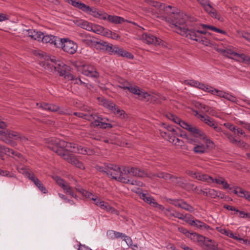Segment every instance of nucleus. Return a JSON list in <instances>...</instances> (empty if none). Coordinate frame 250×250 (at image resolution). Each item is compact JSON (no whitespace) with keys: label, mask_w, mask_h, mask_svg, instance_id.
Segmentation results:
<instances>
[{"label":"nucleus","mask_w":250,"mask_h":250,"mask_svg":"<svg viewBox=\"0 0 250 250\" xmlns=\"http://www.w3.org/2000/svg\"><path fill=\"white\" fill-rule=\"evenodd\" d=\"M47 147L62 157L68 163L76 167L84 169V166L75 156L70 154L68 151L78 153L82 154L91 155L92 151L90 149H86L77 144L68 143L57 138H49L45 140Z\"/></svg>","instance_id":"2"},{"label":"nucleus","mask_w":250,"mask_h":250,"mask_svg":"<svg viewBox=\"0 0 250 250\" xmlns=\"http://www.w3.org/2000/svg\"><path fill=\"white\" fill-rule=\"evenodd\" d=\"M65 79L67 80L72 81L74 83L81 84H85V85L86 86V84H85V83L82 82L80 79L74 78L73 75H72L71 74H68L67 75H65Z\"/></svg>","instance_id":"41"},{"label":"nucleus","mask_w":250,"mask_h":250,"mask_svg":"<svg viewBox=\"0 0 250 250\" xmlns=\"http://www.w3.org/2000/svg\"><path fill=\"white\" fill-rule=\"evenodd\" d=\"M73 22L78 26H79L87 31H90V30L91 29V28H90L91 23L88 22L87 21L82 19H76L73 20Z\"/></svg>","instance_id":"28"},{"label":"nucleus","mask_w":250,"mask_h":250,"mask_svg":"<svg viewBox=\"0 0 250 250\" xmlns=\"http://www.w3.org/2000/svg\"><path fill=\"white\" fill-rule=\"evenodd\" d=\"M20 137V133L12 130H6L2 131L0 130V140L12 146L17 145L15 140H18Z\"/></svg>","instance_id":"13"},{"label":"nucleus","mask_w":250,"mask_h":250,"mask_svg":"<svg viewBox=\"0 0 250 250\" xmlns=\"http://www.w3.org/2000/svg\"><path fill=\"white\" fill-rule=\"evenodd\" d=\"M190 239L199 243V245L205 250H219L217 243L208 238L197 233L190 234Z\"/></svg>","instance_id":"9"},{"label":"nucleus","mask_w":250,"mask_h":250,"mask_svg":"<svg viewBox=\"0 0 250 250\" xmlns=\"http://www.w3.org/2000/svg\"><path fill=\"white\" fill-rule=\"evenodd\" d=\"M76 189L80 192L83 196L91 199L97 206H99L101 208L105 209L112 213L118 214V210L110 207L107 203L100 201L96 195H93L92 193L82 188H76Z\"/></svg>","instance_id":"8"},{"label":"nucleus","mask_w":250,"mask_h":250,"mask_svg":"<svg viewBox=\"0 0 250 250\" xmlns=\"http://www.w3.org/2000/svg\"><path fill=\"white\" fill-rule=\"evenodd\" d=\"M58 39H60V38L52 35H44L43 33H42V36H41V41L44 43H50L51 44H54L56 47V42Z\"/></svg>","instance_id":"31"},{"label":"nucleus","mask_w":250,"mask_h":250,"mask_svg":"<svg viewBox=\"0 0 250 250\" xmlns=\"http://www.w3.org/2000/svg\"><path fill=\"white\" fill-rule=\"evenodd\" d=\"M198 117L204 123L212 127L216 132L222 131V128L218 125L214 120L208 116L199 114Z\"/></svg>","instance_id":"20"},{"label":"nucleus","mask_w":250,"mask_h":250,"mask_svg":"<svg viewBox=\"0 0 250 250\" xmlns=\"http://www.w3.org/2000/svg\"><path fill=\"white\" fill-rule=\"evenodd\" d=\"M168 202L170 204H172L175 206V207H178L180 208V204L182 202V200L169 199Z\"/></svg>","instance_id":"57"},{"label":"nucleus","mask_w":250,"mask_h":250,"mask_svg":"<svg viewBox=\"0 0 250 250\" xmlns=\"http://www.w3.org/2000/svg\"><path fill=\"white\" fill-rule=\"evenodd\" d=\"M137 193L139 194L140 198L143 200L145 202L150 204L152 206H153V205H156V201L149 195L140 192Z\"/></svg>","instance_id":"33"},{"label":"nucleus","mask_w":250,"mask_h":250,"mask_svg":"<svg viewBox=\"0 0 250 250\" xmlns=\"http://www.w3.org/2000/svg\"><path fill=\"white\" fill-rule=\"evenodd\" d=\"M167 116L169 119L173 121L174 123L178 124L183 128L191 132L195 137L204 140V142L206 144V145L205 146L207 147V149L208 147H211L213 145V142L208 138L205 134L198 128L188 125L184 121L181 120L175 115L171 113H169Z\"/></svg>","instance_id":"3"},{"label":"nucleus","mask_w":250,"mask_h":250,"mask_svg":"<svg viewBox=\"0 0 250 250\" xmlns=\"http://www.w3.org/2000/svg\"><path fill=\"white\" fill-rule=\"evenodd\" d=\"M167 131H161V134L163 137L166 138L167 139L168 141L169 137H170V136H171V135H172L173 134H175V132L179 130V128H174V127L171 126H167Z\"/></svg>","instance_id":"30"},{"label":"nucleus","mask_w":250,"mask_h":250,"mask_svg":"<svg viewBox=\"0 0 250 250\" xmlns=\"http://www.w3.org/2000/svg\"><path fill=\"white\" fill-rule=\"evenodd\" d=\"M64 0L74 7H78L82 11L89 13L95 18L103 20V17H104L105 12L98 11L97 9L94 8H91L83 3L76 1V0Z\"/></svg>","instance_id":"10"},{"label":"nucleus","mask_w":250,"mask_h":250,"mask_svg":"<svg viewBox=\"0 0 250 250\" xmlns=\"http://www.w3.org/2000/svg\"><path fill=\"white\" fill-rule=\"evenodd\" d=\"M239 213V216L242 218H250V213H246L243 211H236Z\"/></svg>","instance_id":"62"},{"label":"nucleus","mask_w":250,"mask_h":250,"mask_svg":"<svg viewBox=\"0 0 250 250\" xmlns=\"http://www.w3.org/2000/svg\"><path fill=\"white\" fill-rule=\"evenodd\" d=\"M123 171L126 176H127V175L129 174L130 175L140 177H150L148 174L137 167H124Z\"/></svg>","instance_id":"18"},{"label":"nucleus","mask_w":250,"mask_h":250,"mask_svg":"<svg viewBox=\"0 0 250 250\" xmlns=\"http://www.w3.org/2000/svg\"><path fill=\"white\" fill-rule=\"evenodd\" d=\"M191 217L190 215L187 214L184 215L182 213L181 218L179 219L185 221L192 226H195L201 229H207L209 228V226L204 223L198 220H193L191 219Z\"/></svg>","instance_id":"17"},{"label":"nucleus","mask_w":250,"mask_h":250,"mask_svg":"<svg viewBox=\"0 0 250 250\" xmlns=\"http://www.w3.org/2000/svg\"><path fill=\"white\" fill-rule=\"evenodd\" d=\"M177 131H178L175 132V134H173L170 137L168 138V141L176 146H182L183 144V142L177 138Z\"/></svg>","instance_id":"35"},{"label":"nucleus","mask_w":250,"mask_h":250,"mask_svg":"<svg viewBox=\"0 0 250 250\" xmlns=\"http://www.w3.org/2000/svg\"><path fill=\"white\" fill-rule=\"evenodd\" d=\"M232 144H234L239 147H243L245 149H248L249 148V146L241 140H236V143H232Z\"/></svg>","instance_id":"49"},{"label":"nucleus","mask_w":250,"mask_h":250,"mask_svg":"<svg viewBox=\"0 0 250 250\" xmlns=\"http://www.w3.org/2000/svg\"><path fill=\"white\" fill-rule=\"evenodd\" d=\"M165 214L168 217H174L178 219L181 218L182 213L177 211L172 208H168L165 210Z\"/></svg>","instance_id":"34"},{"label":"nucleus","mask_w":250,"mask_h":250,"mask_svg":"<svg viewBox=\"0 0 250 250\" xmlns=\"http://www.w3.org/2000/svg\"><path fill=\"white\" fill-rule=\"evenodd\" d=\"M184 83L185 84L189 85L191 86L198 88L200 89L201 86H203V83H200L198 81L195 80H185L184 82Z\"/></svg>","instance_id":"40"},{"label":"nucleus","mask_w":250,"mask_h":250,"mask_svg":"<svg viewBox=\"0 0 250 250\" xmlns=\"http://www.w3.org/2000/svg\"><path fill=\"white\" fill-rule=\"evenodd\" d=\"M200 4L203 7L205 10L213 18L218 19L219 21H222V18L216 10L211 5L210 2L208 0H197Z\"/></svg>","instance_id":"16"},{"label":"nucleus","mask_w":250,"mask_h":250,"mask_svg":"<svg viewBox=\"0 0 250 250\" xmlns=\"http://www.w3.org/2000/svg\"><path fill=\"white\" fill-rule=\"evenodd\" d=\"M0 175L3 176H7L8 177H15V176L14 174L10 173L7 170H3L0 169Z\"/></svg>","instance_id":"53"},{"label":"nucleus","mask_w":250,"mask_h":250,"mask_svg":"<svg viewBox=\"0 0 250 250\" xmlns=\"http://www.w3.org/2000/svg\"><path fill=\"white\" fill-rule=\"evenodd\" d=\"M238 241H239L240 243L246 244L250 246V241L248 239H244L239 237V239H238Z\"/></svg>","instance_id":"64"},{"label":"nucleus","mask_w":250,"mask_h":250,"mask_svg":"<svg viewBox=\"0 0 250 250\" xmlns=\"http://www.w3.org/2000/svg\"><path fill=\"white\" fill-rule=\"evenodd\" d=\"M219 133H222L223 135H224L229 141V142L231 143H236V139H235V138L233 137V136L230 133L224 131L222 129V131L219 132Z\"/></svg>","instance_id":"45"},{"label":"nucleus","mask_w":250,"mask_h":250,"mask_svg":"<svg viewBox=\"0 0 250 250\" xmlns=\"http://www.w3.org/2000/svg\"><path fill=\"white\" fill-rule=\"evenodd\" d=\"M17 170L20 173L22 174L27 178H28L31 174V173L28 171L25 167H18Z\"/></svg>","instance_id":"47"},{"label":"nucleus","mask_w":250,"mask_h":250,"mask_svg":"<svg viewBox=\"0 0 250 250\" xmlns=\"http://www.w3.org/2000/svg\"><path fill=\"white\" fill-rule=\"evenodd\" d=\"M179 179L176 177H175L173 175H171L167 173H165L164 179L165 180H170L172 182L176 184H179Z\"/></svg>","instance_id":"42"},{"label":"nucleus","mask_w":250,"mask_h":250,"mask_svg":"<svg viewBox=\"0 0 250 250\" xmlns=\"http://www.w3.org/2000/svg\"><path fill=\"white\" fill-rule=\"evenodd\" d=\"M165 174V172H158L157 173H156V174L150 173V174H148V175H149L150 176V177H149L150 178H152L153 177L156 176V177H157L158 178L164 179V177Z\"/></svg>","instance_id":"61"},{"label":"nucleus","mask_w":250,"mask_h":250,"mask_svg":"<svg viewBox=\"0 0 250 250\" xmlns=\"http://www.w3.org/2000/svg\"><path fill=\"white\" fill-rule=\"evenodd\" d=\"M4 153L15 159L20 158L21 157V155L19 152L0 145V153Z\"/></svg>","instance_id":"23"},{"label":"nucleus","mask_w":250,"mask_h":250,"mask_svg":"<svg viewBox=\"0 0 250 250\" xmlns=\"http://www.w3.org/2000/svg\"><path fill=\"white\" fill-rule=\"evenodd\" d=\"M38 188L43 193H45L47 192V190L44 187L43 184L40 181L38 185H36Z\"/></svg>","instance_id":"63"},{"label":"nucleus","mask_w":250,"mask_h":250,"mask_svg":"<svg viewBox=\"0 0 250 250\" xmlns=\"http://www.w3.org/2000/svg\"><path fill=\"white\" fill-rule=\"evenodd\" d=\"M179 231L185 234L187 236L189 237L190 238V234L193 233H189V232L186 229L183 227H179L178 229Z\"/></svg>","instance_id":"56"},{"label":"nucleus","mask_w":250,"mask_h":250,"mask_svg":"<svg viewBox=\"0 0 250 250\" xmlns=\"http://www.w3.org/2000/svg\"><path fill=\"white\" fill-rule=\"evenodd\" d=\"M100 101V98H98ZM101 104L105 107L107 108L111 111L114 113L116 116L120 117L122 118L125 117V111L123 110L120 109L118 107H116L115 104L110 101H108L105 99H101L100 101Z\"/></svg>","instance_id":"15"},{"label":"nucleus","mask_w":250,"mask_h":250,"mask_svg":"<svg viewBox=\"0 0 250 250\" xmlns=\"http://www.w3.org/2000/svg\"><path fill=\"white\" fill-rule=\"evenodd\" d=\"M24 34L30 37L32 39L38 40L39 41H41V36H42V33L36 31L34 29H29L24 31Z\"/></svg>","instance_id":"25"},{"label":"nucleus","mask_w":250,"mask_h":250,"mask_svg":"<svg viewBox=\"0 0 250 250\" xmlns=\"http://www.w3.org/2000/svg\"><path fill=\"white\" fill-rule=\"evenodd\" d=\"M104 15V17H103V20H107L109 22L113 23L119 24L125 21L124 18L121 17L109 15L106 13H105Z\"/></svg>","instance_id":"26"},{"label":"nucleus","mask_w":250,"mask_h":250,"mask_svg":"<svg viewBox=\"0 0 250 250\" xmlns=\"http://www.w3.org/2000/svg\"><path fill=\"white\" fill-rule=\"evenodd\" d=\"M214 93H215V95H216L219 97L225 98L227 92H224L223 91L219 90L217 89H215Z\"/></svg>","instance_id":"55"},{"label":"nucleus","mask_w":250,"mask_h":250,"mask_svg":"<svg viewBox=\"0 0 250 250\" xmlns=\"http://www.w3.org/2000/svg\"><path fill=\"white\" fill-rule=\"evenodd\" d=\"M208 196L212 198H215L217 197H220L222 194L220 191H217L213 189H208Z\"/></svg>","instance_id":"43"},{"label":"nucleus","mask_w":250,"mask_h":250,"mask_svg":"<svg viewBox=\"0 0 250 250\" xmlns=\"http://www.w3.org/2000/svg\"><path fill=\"white\" fill-rule=\"evenodd\" d=\"M144 2L147 5H151L156 8H159L160 11L163 10L165 12L168 11V10L171 9L170 6H165L164 4H162L160 2L152 0H145Z\"/></svg>","instance_id":"24"},{"label":"nucleus","mask_w":250,"mask_h":250,"mask_svg":"<svg viewBox=\"0 0 250 250\" xmlns=\"http://www.w3.org/2000/svg\"><path fill=\"white\" fill-rule=\"evenodd\" d=\"M91 28V30H90L89 31H92L95 33H97L98 34H100L102 35V34L103 33L104 28L100 25H96V24H93L91 23L90 24V28Z\"/></svg>","instance_id":"39"},{"label":"nucleus","mask_w":250,"mask_h":250,"mask_svg":"<svg viewBox=\"0 0 250 250\" xmlns=\"http://www.w3.org/2000/svg\"><path fill=\"white\" fill-rule=\"evenodd\" d=\"M139 39L148 44L166 46L165 43L163 41L150 33H144Z\"/></svg>","instance_id":"14"},{"label":"nucleus","mask_w":250,"mask_h":250,"mask_svg":"<svg viewBox=\"0 0 250 250\" xmlns=\"http://www.w3.org/2000/svg\"><path fill=\"white\" fill-rule=\"evenodd\" d=\"M120 87L124 89H127L131 93L138 96V98L146 102H157L160 96L155 94H149L141 90L137 86H134L128 83L123 84Z\"/></svg>","instance_id":"6"},{"label":"nucleus","mask_w":250,"mask_h":250,"mask_svg":"<svg viewBox=\"0 0 250 250\" xmlns=\"http://www.w3.org/2000/svg\"><path fill=\"white\" fill-rule=\"evenodd\" d=\"M83 107L82 108V112H74L73 114L76 116H78L79 117L87 120L88 117H90L89 115H88V112H85L83 110Z\"/></svg>","instance_id":"46"},{"label":"nucleus","mask_w":250,"mask_h":250,"mask_svg":"<svg viewBox=\"0 0 250 250\" xmlns=\"http://www.w3.org/2000/svg\"><path fill=\"white\" fill-rule=\"evenodd\" d=\"M106 168L107 170L105 171L107 175H110L112 178L121 182L130 184L131 185H136L139 186H142L143 185L142 182L129 180L128 176H125L124 171H121L118 166L108 164Z\"/></svg>","instance_id":"5"},{"label":"nucleus","mask_w":250,"mask_h":250,"mask_svg":"<svg viewBox=\"0 0 250 250\" xmlns=\"http://www.w3.org/2000/svg\"><path fill=\"white\" fill-rule=\"evenodd\" d=\"M212 180L209 182H207V183L210 184L212 183H215L218 184L222 185L225 188H228L229 185L227 183L225 179L221 177H218V178H213L211 177Z\"/></svg>","instance_id":"37"},{"label":"nucleus","mask_w":250,"mask_h":250,"mask_svg":"<svg viewBox=\"0 0 250 250\" xmlns=\"http://www.w3.org/2000/svg\"><path fill=\"white\" fill-rule=\"evenodd\" d=\"M109 235H111V237L113 238H124V240L127 243L128 241L130 240V237L127 236L125 234H123L121 232H116L113 230H110L108 231Z\"/></svg>","instance_id":"36"},{"label":"nucleus","mask_w":250,"mask_h":250,"mask_svg":"<svg viewBox=\"0 0 250 250\" xmlns=\"http://www.w3.org/2000/svg\"><path fill=\"white\" fill-rule=\"evenodd\" d=\"M45 62L43 63L44 68L50 71H57L60 76L65 77V75L69 74L68 71L69 67L65 64L62 61L54 56H45Z\"/></svg>","instance_id":"4"},{"label":"nucleus","mask_w":250,"mask_h":250,"mask_svg":"<svg viewBox=\"0 0 250 250\" xmlns=\"http://www.w3.org/2000/svg\"><path fill=\"white\" fill-rule=\"evenodd\" d=\"M186 172L188 175L192 177L203 182H209L212 180L211 176L205 174H203L200 172H195L191 170H188Z\"/></svg>","instance_id":"22"},{"label":"nucleus","mask_w":250,"mask_h":250,"mask_svg":"<svg viewBox=\"0 0 250 250\" xmlns=\"http://www.w3.org/2000/svg\"><path fill=\"white\" fill-rule=\"evenodd\" d=\"M82 73L87 76L94 78L99 77V73L94 67L90 64H84L82 66Z\"/></svg>","instance_id":"21"},{"label":"nucleus","mask_w":250,"mask_h":250,"mask_svg":"<svg viewBox=\"0 0 250 250\" xmlns=\"http://www.w3.org/2000/svg\"><path fill=\"white\" fill-rule=\"evenodd\" d=\"M96 45L97 46V48H99L100 49H105L106 51L110 53L116 54L129 59H132L133 57V55L128 52L125 51L124 49L120 48L117 46L108 43L106 42H97Z\"/></svg>","instance_id":"11"},{"label":"nucleus","mask_w":250,"mask_h":250,"mask_svg":"<svg viewBox=\"0 0 250 250\" xmlns=\"http://www.w3.org/2000/svg\"><path fill=\"white\" fill-rule=\"evenodd\" d=\"M166 21L170 24L171 28L174 31L183 36L199 42H204L206 38L204 35L208 34L207 30L209 29L215 32L225 34V32L213 26L202 24L201 25L203 30H200L195 28L189 29L185 27L184 24L188 22L192 21L193 18L188 16L183 12H179L171 14L169 17H166Z\"/></svg>","instance_id":"1"},{"label":"nucleus","mask_w":250,"mask_h":250,"mask_svg":"<svg viewBox=\"0 0 250 250\" xmlns=\"http://www.w3.org/2000/svg\"><path fill=\"white\" fill-rule=\"evenodd\" d=\"M239 62H243L246 64H250V58L242 54Z\"/></svg>","instance_id":"50"},{"label":"nucleus","mask_w":250,"mask_h":250,"mask_svg":"<svg viewBox=\"0 0 250 250\" xmlns=\"http://www.w3.org/2000/svg\"><path fill=\"white\" fill-rule=\"evenodd\" d=\"M54 180L57 184L63 189L65 193L70 195L71 197L74 198L76 197V194L74 193L72 188L69 186L68 183L58 176H55L54 177Z\"/></svg>","instance_id":"19"},{"label":"nucleus","mask_w":250,"mask_h":250,"mask_svg":"<svg viewBox=\"0 0 250 250\" xmlns=\"http://www.w3.org/2000/svg\"><path fill=\"white\" fill-rule=\"evenodd\" d=\"M225 56H226L228 58H231L232 59L235 60L237 61L240 59V57L242 54H238L234 51H233L231 49H226L223 50H221Z\"/></svg>","instance_id":"29"},{"label":"nucleus","mask_w":250,"mask_h":250,"mask_svg":"<svg viewBox=\"0 0 250 250\" xmlns=\"http://www.w3.org/2000/svg\"><path fill=\"white\" fill-rule=\"evenodd\" d=\"M200 89L208 92H209L213 95H215V93H214L215 88H214L210 86L205 85L203 83V86H201Z\"/></svg>","instance_id":"44"},{"label":"nucleus","mask_w":250,"mask_h":250,"mask_svg":"<svg viewBox=\"0 0 250 250\" xmlns=\"http://www.w3.org/2000/svg\"><path fill=\"white\" fill-rule=\"evenodd\" d=\"M37 105H39L40 107L46 110H48L51 112L59 111L60 113L61 112V111H59V107L55 104L42 103L40 104L37 103Z\"/></svg>","instance_id":"27"},{"label":"nucleus","mask_w":250,"mask_h":250,"mask_svg":"<svg viewBox=\"0 0 250 250\" xmlns=\"http://www.w3.org/2000/svg\"><path fill=\"white\" fill-rule=\"evenodd\" d=\"M56 47L61 48L64 52L70 54H75L78 49V45L76 42L67 38H60L56 42Z\"/></svg>","instance_id":"12"},{"label":"nucleus","mask_w":250,"mask_h":250,"mask_svg":"<svg viewBox=\"0 0 250 250\" xmlns=\"http://www.w3.org/2000/svg\"><path fill=\"white\" fill-rule=\"evenodd\" d=\"M28 178L31 180L35 185H38V184L40 182V181L35 177L33 174H31Z\"/></svg>","instance_id":"58"},{"label":"nucleus","mask_w":250,"mask_h":250,"mask_svg":"<svg viewBox=\"0 0 250 250\" xmlns=\"http://www.w3.org/2000/svg\"><path fill=\"white\" fill-rule=\"evenodd\" d=\"M227 236L233 238L234 240H238L239 239V236L237 235V234L233 233L231 230L228 229L226 234Z\"/></svg>","instance_id":"51"},{"label":"nucleus","mask_w":250,"mask_h":250,"mask_svg":"<svg viewBox=\"0 0 250 250\" xmlns=\"http://www.w3.org/2000/svg\"><path fill=\"white\" fill-rule=\"evenodd\" d=\"M83 110L88 112V115L90 117H88L87 120L92 122L91 124L93 126H97L102 128H112L113 127L111 124L106 123V121H108V119L102 117L98 113H94L91 107L83 106Z\"/></svg>","instance_id":"7"},{"label":"nucleus","mask_w":250,"mask_h":250,"mask_svg":"<svg viewBox=\"0 0 250 250\" xmlns=\"http://www.w3.org/2000/svg\"><path fill=\"white\" fill-rule=\"evenodd\" d=\"M180 208H183L185 210H187L188 211H189L190 212H192L193 211V208L191 206H189V205H188L186 202L183 201H182Z\"/></svg>","instance_id":"48"},{"label":"nucleus","mask_w":250,"mask_h":250,"mask_svg":"<svg viewBox=\"0 0 250 250\" xmlns=\"http://www.w3.org/2000/svg\"><path fill=\"white\" fill-rule=\"evenodd\" d=\"M225 99L233 103H236L237 101V99L235 97L228 93H226Z\"/></svg>","instance_id":"54"},{"label":"nucleus","mask_w":250,"mask_h":250,"mask_svg":"<svg viewBox=\"0 0 250 250\" xmlns=\"http://www.w3.org/2000/svg\"><path fill=\"white\" fill-rule=\"evenodd\" d=\"M224 125L227 128L229 129L231 131L233 132L234 133H235V126L229 123H225L224 124Z\"/></svg>","instance_id":"60"},{"label":"nucleus","mask_w":250,"mask_h":250,"mask_svg":"<svg viewBox=\"0 0 250 250\" xmlns=\"http://www.w3.org/2000/svg\"><path fill=\"white\" fill-rule=\"evenodd\" d=\"M234 134L238 136H240V135H243L245 137H248V136L245 134L244 131L242 129L239 127H237L236 126L235 129V133H234Z\"/></svg>","instance_id":"59"},{"label":"nucleus","mask_w":250,"mask_h":250,"mask_svg":"<svg viewBox=\"0 0 250 250\" xmlns=\"http://www.w3.org/2000/svg\"><path fill=\"white\" fill-rule=\"evenodd\" d=\"M193 151L195 153L203 154L207 150V147L204 145H196L193 148Z\"/></svg>","instance_id":"38"},{"label":"nucleus","mask_w":250,"mask_h":250,"mask_svg":"<svg viewBox=\"0 0 250 250\" xmlns=\"http://www.w3.org/2000/svg\"><path fill=\"white\" fill-rule=\"evenodd\" d=\"M78 40L81 41L82 42L85 40V39L90 38V36H88L85 33H79L78 35Z\"/></svg>","instance_id":"52"},{"label":"nucleus","mask_w":250,"mask_h":250,"mask_svg":"<svg viewBox=\"0 0 250 250\" xmlns=\"http://www.w3.org/2000/svg\"><path fill=\"white\" fill-rule=\"evenodd\" d=\"M234 193L239 197H244L250 202V192L238 187L234 190Z\"/></svg>","instance_id":"32"}]
</instances>
